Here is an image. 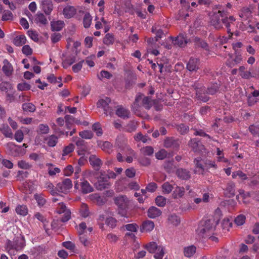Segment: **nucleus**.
Instances as JSON below:
<instances>
[{
	"instance_id": "1",
	"label": "nucleus",
	"mask_w": 259,
	"mask_h": 259,
	"mask_svg": "<svg viewBox=\"0 0 259 259\" xmlns=\"http://www.w3.org/2000/svg\"><path fill=\"white\" fill-rule=\"evenodd\" d=\"M142 101V106L146 109H150L153 104H155L156 100H152L151 98L149 97H145L143 94H140L136 97L135 102L134 103L133 109L135 108L137 110L139 105L138 103Z\"/></svg>"
},
{
	"instance_id": "2",
	"label": "nucleus",
	"mask_w": 259,
	"mask_h": 259,
	"mask_svg": "<svg viewBox=\"0 0 259 259\" xmlns=\"http://www.w3.org/2000/svg\"><path fill=\"white\" fill-rule=\"evenodd\" d=\"M72 187V182L70 179H65L62 182L57 184L56 189L58 192L67 194Z\"/></svg>"
},
{
	"instance_id": "3",
	"label": "nucleus",
	"mask_w": 259,
	"mask_h": 259,
	"mask_svg": "<svg viewBox=\"0 0 259 259\" xmlns=\"http://www.w3.org/2000/svg\"><path fill=\"white\" fill-rule=\"evenodd\" d=\"M188 145L195 152H202L204 150V146L197 138L192 139L190 140Z\"/></svg>"
},
{
	"instance_id": "4",
	"label": "nucleus",
	"mask_w": 259,
	"mask_h": 259,
	"mask_svg": "<svg viewBox=\"0 0 259 259\" xmlns=\"http://www.w3.org/2000/svg\"><path fill=\"white\" fill-rule=\"evenodd\" d=\"M114 202L118 207L122 210L125 209L128 206V199L125 195H119L114 199Z\"/></svg>"
},
{
	"instance_id": "5",
	"label": "nucleus",
	"mask_w": 259,
	"mask_h": 259,
	"mask_svg": "<svg viewBox=\"0 0 259 259\" xmlns=\"http://www.w3.org/2000/svg\"><path fill=\"white\" fill-rule=\"evenodd\" d=\"M111 100L110 98L106 97L104 99H100L97 102V107H102L104 109V113L108 115V114L111 115L112 111L109 110V105L111 103Z\"/></svg>"
},
{
	"instance_id": "6",
	"label": "nucleus",
	"mask_w": 259,
	"mask_h": 259,
	"mask_svg": "<svg viewBox=\"0 0 259 259\" xmlns=\"http://www.w3.org/2000/svg\"><path fill=\"white\" fill-rule=\"evenodd\" d=\"M164 146L166 148L177 150L180 146V142L172 137H167L164 141Z\"/></svg>"
},
{
	"instance_id": "7",
	"label": "nucleus",
	"mask_w": 259,
	"mask_h": 259,
	"mask_svg": "<svg viewBox=\"0 0 259 259\" xmlns=\"http://www.w3.org/2000/svg\"><path fill=\"white\" fill-rule=\"evenodd\" d=\"M171 38L172 39L174 44L175 45H178L180 47H184L188 43L186 35L183 33L179 34V35L174 39L172 37H171Z\"/></svg>"
},
{
	"instance_id": "8",
	"label": "nucleus",
	"mask_w": 259,
	"mask_h": 259,
	"mask_svg": "<svg viewBox=\"0 0 259 259\" xmlns=\"http://www.w3.org/2000/svg\"><path fill=\"white\" fill-rule=\"evenodd\" d=\"M91 165L96 171L99 170L103 164L102 160L95 155H91L89 157Z\"/></svg>"
},
{
	"instance_id": "9",
	"label": "nucleus",
	"mask_w": 259,
	"mask_h": 259,
	"mask_svg": "<svg viewBox=\"0 0 259 259\" xmlns=\"http://www.w3.org/2000/svg\"><path fill=\"white\" fill-rule=\"evenodd\" d=\"M176 174L179 179L183 180H188L191 178L190 171L185 168H178L176 170Z\"/></svg>"
},
{
	"instance_id": "10",
	"label": "nucleus",
	"mask_w": 259,
	"mask_h": 259,
	"mask_svg": "<svg viewBox=\"0 0 259 259\" xmlns=\"http://www.w3.org/2000/svg\"><path fill=\"white\" fill-rule=\"evenodd\" d=\"M211 25L213 26L215 28L217 29H220L223 28L222 24L221 17L220 14L215 13L211 17L210 20Z\"/></svg>"
},
{
	"instance_id": "11",
	"label": "nucleus",
	"mask_w": 259,
	"mask_h": 259,
	"mask_svg": "<svg viewBox=\"0 0 259 259\" xmlns=\"http://www.w3.org/2000/svg\"><path fill=\"white\" fill-rule=\"evenodd\" d=\"M199 60L197 58H190L187 64V69L190 71H196L199 69Z\"/></svg>"
},
{
	"instance_id": "12",
	"label": "nucleus",
	"mask_w": 259,
	"mask_h": 259,
	"mask_svg": "<svg viewBox=\"0 0 259 259\" xmlns=\"http://www.w3.org/2000/svg\"><path fill=\"white\" fill-rule=\"evenodd\" d=\"M224 195L226 197L231 198L235 195V185L232 182H229L224 190Z\"/></svg>"
},
{
	"instance_id": "13",
	"label": "nucleus",
	"mask_w": 259,
	"mask_h": 259,
	"mask_svg": "<svg viewBox=\"0 0 259 259\" xmlns=\"http://www.w3.org/2000/svg\"><path fill=\"white\" fill-rule=\"evenodd\" d=\"M218 13L220 14L222 24H224L226 26V28H227L228 33H230L231 34H232V33L231 32V29L230 28V24L229 22V20L228 19L227 12L224 10H219Z\"/></svg>"
},
{
	"instance_id": "14",
	"label": "nucleus",
	"mask_w": 259,
	"mask_h": 259,
	"mask_svg": "<svg viewBox=\"0 0 259 259\" xmlns=\"http://www.w3.org/2000/svg\"><path fill=\"white\" fill-rule=\"evenodd\" d=\"M41 7L46 15H50L53 9V5L52 0H42Z\"/></svg>"
},
{
	"instance_id": "15",
	"label": "nucleus",
	"mask_w": 259,
	"mask_h": 259,
	"mask_svg": "<svg viewBox=\"0 0 259 259\" xmlns=\"http://www.w3.org/2000/svg\"><path fill=\"white\" fill-rule=\"evenodd\" d=\"M206 92L205 87H202L201 89H199V90L197 91V93L196 94V98L198 100L203 102H207L209 100L210 98L208 96V94H206Z\"/></svg>"
},
{
	"instance_id": "16",
	"label": "nucleus",
	"mask_w": 259,
	"mask_h": 259,
	"mask_svg": "<svg viewBox=\"0 0 259 259\" xmlns=\"http://www.w3.org/2000/svg\"><path fill=\"white\" fill-rule=\"evenodd\" d=\"M3 63L4 66L2 67V70L7 76L10 77L12 75L13 72V66L7 59L4 60Z\"/></svg>"
},
{
	"instance_id": "17",
	"label": "nucleus",
	"mask_w": 259,
	"mask_h": 259,
	"mask_svg": "<svg viewBox=\"0 0 259 259\" xmlns=\"http://www.w3.org/2000/svg\"><path fill=\"white\" fill-rule=\"evenodd\" d=\"M162 211L155 206H151L148 209L147 215L151 219H155L161 215Z\"/></svg>"
},
{
	"instance_id": "18",
	"label": "nucleus",
	"mask_w": 259,
	"mask_h": 259,
	"mask_svg": "<svg viewBox=\"0 0 259 259\" xmlns=\"http://www.w3.org/2000/svg\"><path fill=\"white\" fill-rule=\"evenodd\" d=\"M154 227V224L153 222L147 220L143 222L142 225L140 227V231L142 232H150Z\"/></svg>"
},
{
	"instance_id": "19",
	"label": "nucleus",
	"mask_w": 259,
	"mask_h": 259,
	"mask_svg": "<svg viewBox=\"0 0 259 259\" xmlns=\"http://www.w3.org/2000/svg\"><path fill=\"white\" fill-rule=\"evenodd\" d=\"M76 13V9L71 6H66L63 11V15L66 18H70L72 17Z\"/></svg>"
},
{
	"instance_id": "20",
	"label": "nucleus",
	"mask_w": 259,
	"mask_h": 259,
	"mask_svg": "<svg viewBox=\"0 0 259 259\" xmlns=\"http://www.w3.org/2000/svg\"><path fill=\"white\" fill-rule=\"evenodd\" d=\"M164 169L168 173H171L175 171L177 166L174 164V161L165 160L163 164Z\"/></svg>"
},
{
	"instance_id": "21",
	"label": "nucleus",
	"mask_w": 259,
	"mask_h": 259,
	"mask_svg": "<svg viewBox=\"0 0 259 259\" xmlns=\"http://www.w3.org/2000/svg\"><path fill=\"white\" fill-rule=\"evenodd\" d=\"M194 45L196 47H200L206 51H209V48L208 44L199 37H196L194 39Z\"/></svg>"
},
{
	"instance_id": "22",
	"label": "nucleus",
	"mask_w": 259,
	"mask_h": 259,
	"mask_svg": "<svg viewBox=\"0 0 259 259\" xmlns=\"http://www.w3.org/2000/svg\"><path fill=\"white\" fill-rule=\"evenodd\" d=\"M64 22L63 21H52L51 22V30L53 31H59L64 27Z\"/></svg>"
},
{
	"instance_id": "23",
	"label": "nucleus",
	"mask_w": 259,
	"mask_h": 259,
	"mask_svg": "<svg viewBox=\"0 0 259 259\" xmlns=\"http://www.w3.org/2000/svg\"><path fill=\"white\" fill-rule=\"evenodd\" d=\"M81 191L83 194H87L94 191L93 188L90 183L86 180L83 181L80 183Z\"/></svg>"
},
{
	"instance_id": "24",
	"label": "nucleus",
	"mask_w": 259,
	"mask_h": 259,
	"mask_svg": "<svg viewBox=\"0 0 259 259\" xmlns=\"http://www.w3.org/2000/svg\"><path fill=\"white\" fill-rule=\"evenodd\" d=\"M218 222L219 220L215 221L214 219H209L204 222H201V223L204 225L207 229L212 231L214 229L216 225L218 223Z\"/></svg>"
},
{
	"instance_id": "25",
	"label": "nucleus",
	"mask_w": 259,
	"mask_h": 259,
	"mask_svg": "<svg viewBox=\"0 0 259 259\" xmlns=\"http://www.w3.org/2000/svg\"><path fill=\"white\" fill-rule=\"evenodd\" d=\"M116 115L122 118H129L130 112L122 106L119 107L116 111Z\"/></svg>"
},
{
	"instance_id": "26",
	"label": "nucleus",
	"mask_w": 259,
	"mask_h": 259,
	"mask_svg": "<svg viewBox=\"0 0 259 259\" xmlns=\"http://www.w3.org/2000/svg\"><path fill=\"white\" fill-rule=\"evenodd\" d=\"M76 145L79 149L78 151V155L83 154L82 152L87 151L88 150V147L85 145V142L82 139H78L76 142Z\"/></svg>"
},
{
	"instance_id": "27",
	"label": "nucleus",
	"mask_w": 259,
	"mask_h": 259,
	"mask_svg": "<svg viewBox=\"0 0 259 259\" xmlns=\"http://www.w3.org/2000/svg\"><path fill=\"white\" fill-rule=\"evenodd\" d=\"M185 194V188L183 187L177 186L172 193V197L176 199L182 197Z\"/></svg>"
},
{
	"instance_id": "28",
	"label": "nucleus",
	"mask_w": 259,
	"mask_h": 259,
	"mask_svg": "<svg viewBox=\"0 0 259 259\" xmlns=\"http://www.w3.org/2000/svg\"><path fill=\"white\" fill-rule=\"evenodd\" d=\"M26 42V38L24 35H20L15 37L13 40L15 45L20 47L24 45Z\"/></svg>"
},
{
	"instance_id": "29",
	"label": "nucleus",
	"mask_w": 259,
	"mask_h": 259,
	"mask_svg": "<svg viewBox=\"0 0 259 259\" xmlns=\"http://www.w3.org/2000/svg\"><path fill=\"white\" fill-rule=\"evenodd\" d=\"M245 68L243 66H240L239 68L240 75L242 78L248 79L251 77H255V76H254V75H252L250 71H245Z\"/></svg>"
},
{
	"instance_id": "30",
	"label": "nucleus",
	"mask_w": 259,
	"mask_h": 259,
	"mask_svg": "<svg viewBox=\"0 0 259 259\" xmlns=\"http://www.w3.org/2000/svg\"><path fill=\"white\" fill-rule=\"evenodd\" d=\"M7 249L9 250L15 249L17 250L21 249L24 246L23 242L20 243V245L14 244V241L12 242L10 240H8L6 243Z\"/></svg>"
},
{
	"instance_id": "31",
	"label": "nucleus",
	"mask_w": 259,
	"mask_h": 259,
	"mask_svg": "<svg viewBox=\"0 0 259 259\" xmlns=\"http://www.w3.org/2000/svg\"><path fill=\"white\" fill-rule=\"evenodd\" d=\"M145 248L151 253L155 252L157 250H158L159 246L157 245L155 242H151L146 244L144 246Z\"/></svg>"
},
{
	"instance_id": "32",
	"label": "nucleus",
	"mask_w": 259,
	"mask_h": 259,
	"mask_svg": "<svg viewBox=\"0 0 259 259\" xmlns=\"http://www.w3.org/2000/svg\"><path fill=\"white\" fill-rule=\"evenodd\" d=\"M196 247L194 245H191L184 248V255L188 257L192 256L196 252Z\"/></svg>"
},
{
	"instance_id": "33",
	"label": "nucleus",
	"mask_w": 259,
	"mask_h": 259,
	"mask_svg": "<svg viewBox=\"0 0 259 259\" xmlns=\"http://www.w3.org/2000/svg\"><path fill=\"white\" fill-rule=\"evenodd\" d=\"M168 221L170 223L176 226L179 225L181 222L180 217L175 213L168 215Z\"/></svg>"
},
{
	"instance_id": "34",
	"label": "nucleus",
	"mask_w": 259,
	"mask_h": 259,
	"mask_svg": "<svg viewBox=\"0 0 259 259\" xmlns=\"http://www.w3.org/2000/svg\"><path fill=\"white\" fill-rule=\"evenodd\" d=\"M45 140L48 141L47 145L48 146L53 147L56 146L58 142V137L54 135H52L46 138Z\"/></svg>"
},
{
	"instance_id": "35",
	"label": "nucleus",
	"mask_w": 259,
	"mask_h": 259,
	"mask_svg": "<svg viewBox=\"0 0 259 259\" xmlns=\"http://www.w3.org/2000/svg\"><path fill=\"white\" fill-rule=\"evenodd\" d=\"M0 130L6 137L12 138L13 133L8 125L3 124L2 127L0 128Z\"/></svg>"
},
{
	"instance_id": "36",
	"label": "nucleus",
	"mask_w": 259,
	"mask_h": 259,
	"mask_svg": "<svg viewBox=\"0 0 259 259\" xmlns=\"http://www.w3.org/2000/svg\"><path fill=\"white\" fill-rule=\"evenodd\" d=\"M219 90V86L217 83L212 84L210 87H208L207 89L205 88V91H206V94L213 95L217 92H218Z\"/></svg>"
},
{
	"instance_id": "37",
	"label": "nucleus",
	"mask_w": 259,
	"mask_h": 259,
	"mask_svg": "<svg viewBox=\"0 0 259 259\" xmlns=\"http://www.w3.org/2000/svg\"><path fill=\"white\" fill-rule=\"evenodd\" d=\"M197 235L199 236V239L205 238L208 237L209 235H207L208 233L205 230L204 227L200 225L196 230Z\"/></svg>"
},
{
	"instance_id": "38",
	"label": "nucleus",
	"mask_w": 259,
	"mask_h": 259,
	"mask_svg": "<svg viewBox=\"0 0 259 259\" xmlns=\"http://www.w3.org/2000/svg\"><path fill=\"white\" fill-rule=\"evenodd\" d=\"M96 189L98 190H103L108 188L110 186L109 182L98 181L95 184Z\"/></svg>"
},
{
	"instance_id": "39",
	"label": "nucleus",
	"mask_w": 259,
	"mask_h": 259,
	"mask_svg": "<svg viewBox=\"0 0 259 259\" xmlns=\"http://www.w3.org/2000/svg\"><path fill=\"white\" fill-rule=\"evenodd\" d=\"M92 20V17L91 15L87 13H85L83 19V26L85 28H89L91 26Z\"/></svg>"
},
{
	"instance_id": "40",
	"label": "nucleus",
	"mask_w": 259,
	"mask_h": 259,
	"mask_svg": "<svg viewBox=\"0 0 259 259\" xmlns=\"http://www.w3.org/2000/svg\"><path fill=\"white\" fill-rule=\"evenodd\" d=\"M22 108L24 111L33 112L36 110L34 104L31 103H25L22 104Z\"/></svg>"
},
{
	"instance_id": "41",
	"label": "nucleus",
	"mask_w": 259,
	"mask_h": 259,
	"mask_svg": "<svg viewBox=\"0 0 259 259\" xmlns=\"http://www.w3.org/2000/svg\"><path fill=\"white\" fill-rule=\"evenodd\" d=\"M16 211L18 214L25 216L28 213V209L26 205H20L16 207Z\"/></svg>"
},
{
	"instance_id": "42",
	"label": "nucleus",
	"mask_w": 259,
	"mask_h": 259,
	"mask_svg": "<svg viewBox=\"0 0 259 259\" xmlns=\"http://www.w3.org/2000/svg\"><path fill=\"white\" fill-rule=\"evenodd\" d=\"M141 153L143 156H151L153 154V148L151 146H146L140 149Z\"/></svg>"
},
{
	"instance_id": "43",
	"label": "nucleus",
	"mask_w": 259,
	"mask_h": 259,
	"mask_svg": "<svg viewBox=\"0 0 259 259\" xmlns=\"http://www.w3.org/2000/svg\"><path fill=\"white\" fill-rule=\"evenodd\" d=\"M12 89V85L9 82L3 81L0 83V90L2 92L7 93Z\"/></svg>"
},
{
	"instance_id": "44",
	"label": "nucleus",
	"mask_w": 259,
	"mask_h": 259,
	"mask_svg": "<svg viewBox=\"0 0 259 259\" xmlns=\"http://www.w3.org/2000/svg\"><path fill=\"white\" fill-rule=\"evenodd\" d=\"M167 199L162 196H158L155 199L156 204L159 207H163L166 203Z\"/></svg>"
},
{
	"instance_id": "45",
	"label": "nucleus",
	"mask_w": 259,
	"mask_h": 259,
	"mask_svg": "<svg viewBox=\"0 0 259 259\" xmlns=\"http://www.w3.org/2000/svg\"><path fill=\"white\" fill-rule=\"evenodd\" d=\"M114 42V35L111 33H107L106 34L103 39V42L104 44L109 46L112 45Z\"/></svg>"
},
{
	"instance_id": "46",
	"label": "nucleus",
	"mask_w": 259,
	"mask_h": 259,
	"mask_svg": "<svg viewBox=\"0 0 259 259\" xmlns=\"http://www.w3.org/2000/svg\"><path fill=\"white\" fill-rule=\"evenodd\" d=\"M75 61V57L74 56L67 57L62 62V66L63 68H67L69 66L71 65Z\"/></svg>"
},
{
	"instance_id": "47",
	"label": "nucleus",
	"mask_w": 259,
	"mask_h": 259,
	"mask_svg": "<svg viewBox=\"0 0 259 259\" xmlns=\"http://www.w3.org/2000/svg\"><path fill=\"white\" fill-rule=\"evenodd\" d=\"M176 128L177 131L181 134L185 135L187 134L189 130V128L188 126L186 125L181 123L180 124L177 125L176 126Z\"/></svg>"
},
{
	"instance_id": "48",
	"label": "nucleus",
	"mask_w": 259,
	"mask_h": 259,
	"mask_svg": "<svg viewBox=\"0 0 259 259\" xmlns=\"http://www.w3.org/2000/svg\"><path fill=\"white\" fill-rule=\"evenodd\" d=\"M35 20L36 23H40L42 25H46L48 23L46 17L42 13H38Z\"/></svg>"
},
{
	"instance_id": "49",
	"label": "nucleus",
	"mask_w": 259,
	"mask_h": 259,
	"mask_svg": "<svg viewBox=\"0 0 259 259\" xmlns=\"http://www.w3.org/2000/svg\"><path fill=\"white\" fill-rule=\"evenodd\" d=\"M95 175L97 176L98 181L108 182L109 177H107V175H106L104 172H96L95 173Z\"/></svg>"
},
{
	"instance_id": "50",
	"label": "nucleus",
	"mask_w": 259,
	"mask_h": 259,
	"mask_svg": "<svg viewBox=\"0 0 259 259\" xmlns=\"http://www.w3.org/2000/svg\"><path fill=\"white\" fill-rule=\"evenodd\" d=\"M49 131L50 128L48 125L40 124L37 130V133L38 134H47L49 132Z\"/></svg>"
},
{
	"instance_id": "51",
	"label": "nucleus",
	"mask_w": 259,
	"mask_h": 259,
	"mask_svg": "<svg viewBox=\"0 0 259 259\" xmlns=\"http://www.w3.org/2000/svg\"><path fill=\"white\" fill-rule=\"evenodd\" d=\"M138 161L142 165L144 166H147L151 163L150 158L143 155L139 157Z\"/></svg>"
},
{
	"instance_id": "52",
	"label": "nucleus",
	"mask_w": 259,
	"mask_h": 259,
	"mask_svg": "<svg viewBox=\"0 0 259 259\" xmlns=\"http://www.w3.org/2000/svg\"><path fill=\"white\" fill-rule=\"evenodd\" d=\"M92 130L96 133L98 136H101L103 134L102 129L99 122L95 123L92 125Z\"/></svg>"
},
{
	"instance_id": "53",
	"label": "nucleus",
	"mask_w": 259,
	"mask_h": 259,
	"mask_svg": "<svg viewBox=\"0 0 259 259\" xmlns=\"http://www.w3.org/2000/svg\"><path fill=\"white\" fill-rule=\"evenodd\" d=\"M232 176L233 179L236 178L237 177H238L242 180H245L247 179L246 175L241 170H237L233 172L232 173Z\"/></svg>"
},
{
	"instance_id": "54",
	"label": "nucleus",
	"mask_w": 259,
	"mask_h": 259,
	"mask_svg": "<svg viewBox=\"0 0 259 259\" xmlns=\"http://www.w3.org/2000/svg\"><path fill=\"white\" fill-rule=\"evenodd\" d=\"M200 160L198 158H195L194 160V162L195 163L197 167L201 169L200 171H197L196 170H194V173L197 174L198 173L199 174L203 175L204 171V166L200 163Z\"/></svg>"
},
{
	"instance_id": "55",
	"label": "nucleus",
	"mask_w": 259,
	"mask_h": 259,
	"mask_svg": "<svg viewBox=\"0 0 259 259\" xmlns=\"http://www.w3.org/2000/svg\"><path fill=\"white\" fill-rule=\"evenodd\" d=\"M35 199L36 200L38 205L39 206H42L46 203V200L41 194H35L34 195Z\"/></svg>"
},
{
	"instance_id": "56",
	"label": "nucleus",
	"mask_w": 259,
	"mask_h": 259,
	"mask_svg": "<svg viewBox=\"0 0 259 259\" xmlns=\"http://www.w3.org/2000/svg\"><path fill=\"white\" fill-rule=\"evenodd\" d=\"M79 136L83 139H91L93 137V133L91 131H84L79 134Z\"/></svg>"
},
{
	"instance_id": "57",
	"label": "nucleus",
	"mask_w": 259,
	"mask_h": 259,
	"mask_svg": "<svg viewBox=\"0 0 259 259\" xmlns=\"http://www.w3.org/2000/svg\"><path fill=\"white\" fill-rule=\"evenodd\" d=\"M249 132L254 136L259 137V125L252 124L249 127Z\"/></svg>"
},
{
	"instance_id": "58",
	"label": "nucleus",
	"mask_w": 259,
	"mask_h": 259,
	"mask_svg": "<svg viewBox=\"0 0 259 259\" xmlns=\"http://www.w3.org/2000/svg\"><path fill=\"white\" fill-rule=\"evenodd\" d=\"M74 149V146L73 144H69V145L65 146L63 150V156H65L72 152Z\"/></svg>"
},
{
	"instance_id": "59",
	"label": "nucleus",
	"mask_w": 259,
	"mask_h": 259,
	"mask_svg": "<svg viewBox=\"0 0 259 259\" xmlns=\"http://www.w3.org/2000/svg\"><path fill=\"white\" fill-rule=\"evenodd\" d=\"M245 219L246 218L245 215L240 214L235 219L234 222L238 226H241L245 223Z\"/></svg>"
},
{
	"instance_id": "60",
	"label": "nucleus",
	"mask_w": 259,
	"mask_h": 259,
	"mask_svg": "<svg viewBox=\"0 0 259 259\" xmlns=\"http://www.w3.org/2000/svg\"><path fill=\"white\" fill-rule=\"evenodd\" d=\"M164 253L163 247L159 246L158 250H157L154 257L155 259H162Z\"/></svg>"
},
{
	"instance_id": "61",
	"label": "nucleus",
	"mask_w": 259,
	"mask_h": 259,
	"mask_svg": "<svg viewBox=\"0 0 259 259\" xmlns=\"http://www.w3.org/2000/svg\"><path fill=\"white\" fill-rule=\"evenodd\" d=\"M167 154V153L165 150L161 149L155 153V157L158 159L162 160L166 157Z\"/></svg>"
},
{
	"instance_id": "62",
	"label": "nucleus",
	"mask_w": 259,
	"mask_h": 259,
	"mask_svg": "<svg viewBox=\"0 0 259 259\" xmlns=\"http://www.w3.org/2000/svg\"><path fill=\"white\" fill-rule=\"evenodd\" d=\"M136 170L134 167L127 168L125 170V174L129 178H133L136 175Z\"/></svg>"
},
{
	"instance_id": "63",
	"label": "nucleus",
	"mask_w": 259,
	"mask_h": 259,
	"mask_svg": "<svg viewBox=\"0 0 259 259\" xmlns=\"http://www.w3.org/2000/svg\"><path fill=\"white\" fill-rule=\"evenodd\" d=\"M162 188L163 189V192L167 194L170 193L173 189L172 185L169 184L168 182L164 183L162 185Z\"/></svg>"
},
{
	"instance_id": "64",
	"label": "nucleus",
	"mask_w": 259,
	"mask_h": 259,
	"mask_svg": "<svg viewBox=\"0 0 259 259\" xmlns=\"http://www.w3.org/2000/svg\"><path fill=\"white\" fill-rule=\"evenodd\" d=\"M117 221L112 217L108 218L106 220V224L112 228H114L116 226Z\"/></svg>"
}]
</instances>
